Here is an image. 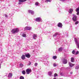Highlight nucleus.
I'll list each match as a JSON object with an SVG mask.
<instances>
[{"instance_id":"1","label":"nucleus","mask_w":79,"mask_h":79,"mask_svg":"<svg viewBox=\"0 0 79 79\" xmlns=\"http://www.w3.org/2000/svg\"><path fill=\"white\" fill-rule=\"evenodd\" d=\"M19 30L18 28H15L12 29L11 31L12 33L13 34H16V33H18L19 31Z\"/></svg>"},{"instance_id":"2","label":"nucleus","mask_w":79,"mask_h":79,"mask_svg":"<svg viewBox=\"0 0 79 79\" xmlns=\"http://www.w3.org/2000/svg\"><path fill=\"white\" fill-rule=\"evenodd\" d=\"M73 18H72V19L73 21H77V16L74 14H73Z\"/></svg>"},{"instance_id":"3","label":"nucleus","mask_w":79,"mask_h":79,"mask_svg":"<svg viewBox=\"0 0 79 79\" xmlns=\"http://www.w3.org/2000/svg\"><path fill=\"white\" fill-rule=\"evenodd\" d=\"M75 43L76 44H77L76 45L77 47V48H79V44L78 42V41H77V40L76 38H75Z\"/></svg>"},{"instance_id":"4","label":"nucleus","mask_w":79,"mask_h":79,"mask_svg":"<svg viewBox=\"0 0 79 79\" xmlns=\"http://www.w3.org/2000/svg\"><path fill=\"white\" fill-rule=\"evenodd\" d=\"M31 72H32V70L31 69H27L26 70V73L27 74H29Z\"/></svg>"},{"instance_id":"5","label":"nucleus","mask_w":79,"mask_h":79,"mask_svg":"<svg viewBox=\"0 0 79 79\" xmlns=\"http://www.w3.org/2000/svg\"><path fill=\"white\" fill-rule=\"evenodd\" d=\"M42 20V19L41 18L39 17L36 19L35 21L37 22H40Z\"/></svg>"},{"instance_id":"6","label":"nucleus","mask_w":79,"mask_h":79,"mask_svg":"<svg viewBox=\"0 0 79 79\" xmlns=\"http://www.w3.org/2000/svg\"><path fill=\"white\" fill-rule=\"evenodd\" d=\"M31 27H26L24 29V30H31Z\"/></svg>"},{"instance_id":"7","label":"nucleus","mask_w":79,"mask_h":79,"mask_svg":"<svg viewBox=\"0 0 79 79\" xmlns=\"http://www.w3.org/2000/svg\"><path fill=\"white\" fill-rule=\"evenodd\" d=\"M37 34H33V38L35 40L37 38Z\"/></svg>"},{"instance_id":"8","label":"nucleus","mask_w":79,"mask_h":79,"mask_svg":"<svg viewBox=\"0 0 79 79\" xmlns=\"http://www.w3.org/2000/svg\"><path fill=\"white\" fill-rule=\"evenodd\" d=\"M69 65L70 67H71V68H72L73 67V66H74V65H75V64H73L71 63V62H69Z\"/></svg>"},{"instance_id":"9","label":"nucleus","mask_w":79,"mask_h":79,"mask_svg":"<svg viewBox=\"0 0 79 79\" xmlns=\"http://www.w3.org/2000/svg\"><path fill=\"white\" fill-rule=\"evenodd\" d=\"M58 27H62L63 26V25H62V23H59L58 24Z\"/></svg>"},{"instance_id":"10","label":"nucleus","mask_w":79,"mask_h":79,"mask_svg":"<svg viewBox=\"0 0 79 79\" xmlns=\"http://www.w3.org/2000/svg\"><path fill=\"white\" fill-rule=\"evenodd\" d=\"M26 57H27V58H30L31 57V55L29 54V53H28L27 54H26L25 55Z\"/></svg>"},{"instance_id":"11","label":"nucleus","mask_w":79,"mask_h":79,"mask_svg":"<svg viewBox=\"0 0 79 79\" xmlns=\"http://www.w3.org/2000/svg\"><path fill=\"white\" fill-rule=\"evenodd\" d=\"M28 12L29 13H31V15H34V11L31 10H28Z\"/></svg>"},{"instance_id":"12","label":"nucleus","mask_w":79,"mask_h":79,"mask_svg":"<svg viewBox=\"0 0 79 79\" xmlns=\"http://www.w3.org/2000/svg\"><path fill=\"white\" fill-rule=\"evenodd\" d=\"M12 76H13V74L12 73H9V74L8 75V77L9 78H11V77Z\"/></svg>"},{"instance_id":"13","label":"nucleus","mask_w":79,"mask_h":79,"mask_svg":"<svg viewBox=\"0 0 79 79\" xmlns=\"http://www.w3.org/2000/svg\"><path fill=\"white\" fill-rule=\"evenodd\" d=\"M73 10L71 9H70L69 10V13H70V14H71L73 12Z\"/></svg>"},{"instance_id":"14","label":"nucleus","mask_w":79,"mask_h":79,"mask_svg":"<svg viewBox=\"0 0 79 79\" xmlns=\"http://www.w3.org/2000/svg\"><path fill=\"white\" fill-rule=\"evenodd\" d=\"M21 58L22 59V60H24L25 59V55H23L21 57Z\"/></svg>"},{"instance_id":"15","label":"nucleus","mask_w":79,"mask_h":79,"mask_svg":"<svg viewBox=\"0 0 79 79\" xmlns=\"http://www.w3.org/2000/svg\"><path fill=\"white\" fill-rule=\"evenodd\" d=\"M63 63L64 64H66L67 63V60L66 59H64L63 60Z\"/></svg>"},{"instance_id":"16","label":"nucleus","mask_w":79,"mask_h":79,"mask_svg":"<svg viewBox=\"0 0 79 79\" xmlns=\"http://www.w3.org/2000/svg\"><path fill=\"white\" fill-rule=\"evenodd\" d=\"M27 0H19V2H22L23 3V2H26Z\"/></svg>"},{"instance_id":"17","label":"nucleus","mask_w":79,"mask_h":79,"mask_svg":"<svg viewBox=\"0 0 79 79\" xmlns=\"http://www.w3.org/2000/svg\"><path fill=\"white\" fill-rule=\"evenodd\" d=\"M71 62H74V58L72 57L71 58Z\"/></svg>"},{"instance_id":"18","label":"nucleus","mask_w":79,"mask_h":79,"mask_svg":"<svg viewBox=\"0 0 79 79\" xmlns=\"http://www.w3.org/2000/svg\"><path fill=\"white\" fill-rule=\"evenodd\" d=\"M59 51L61 52L62 51V48H59Z\"/></svg>"},{"instance_id":"19","label":"nucleus","mask_w":79,"mask_h":79,"mask_svg":"<svg viewBox=\"0 0 79 79\" xmlns=\"http://www.w3.org/2000/svg\"><path fill=\"white\" fill-rule=\"evenodd\" d=\"M22 73L24 75L26 74V71H25L24 70H23V71H22Z\"/></svg>"},{"instance_id":"20","label":"nucleus","mask_w":79,"mask_h":79,"mask_svg":"<svg viewBox=\"0 0 79 79\" xmlns=\"http://www.w3.org/2000/svg\"><path fill=\"white\" fill-rule=\"evenodd\" d=\"M22 36H23V37H26V35L25 34H23L22 35Z\"/></svg>"},{"instance_id":"21","label":"nucleus","mask_w":79,"mask_h":79,"mask_svg":"<svg viewBox=\"0 0 79 79\" xmlns=\"http://www.w3.org/2000/svg\"><path fill=\"white\" fill-rule=\"evenodd\" d=\"M53 59H56L57 58V57L56 56H53Z\"/></svg>"},{"instance_id":"22","label":"nucleus","mask_w":79,"mask_h":79,"mask_svg":"<svg viewBox=\"0 0 79 79\" xmlns=\"http://www.w3.org/2000/svg\"><path fill=\"white\" fill-rule=\"evenodd\" d=\"M58 35V33H56L54 35L53 37H55V36H56Z\"/></svg>"},{"instance_id":"23","label":"nucleus","mask_w":79,"mask_h":79,"mask_svg":"<svg viewBox=\"0 0 79 79\" xmlns=\"http://www.w3.org/2000/svg\"><path fill=\"white\" fill-rule=\"evenodd\" d=\"M79 69V66L78 65L77 66H76L75 67V69Z\"/></svg>"},{"instance_id":"24","label":"nucleus","mask_w":79,"mask_h":79,"mask_svg":"<svg viewBox=\"0 0 79 79\" xmlns=\"http://www.w3.org/2000/svg\"><path fill=\"white\" fill-rule=\"evenodd\" d=\"M23 66H24V65H23V64H20V67H23Z\"/></svg>"},{"instance_id":"25","label":"nucleus","mask_w":79,"mask_h":79,"mask_svg":"<svg viewBox=\"0 0 79 79\" xmlns=\"http://www.w3.org/2000/svg\"><path fill=\"white\" fill-rule=\"evenodd\" d=\"M79 11V7H78V8H77L76 10V12H78Z\"/></svg>"},{"instance_id":"26","label":"nucleus","mask_w":79,"mask_h":79,"mask_svg":"<svg viewBox=\"0 0 79 79\" xmlns=\"http://www.w3.org/2000/svg\"><path fill=\"white\" fill-rule=\"evenodd\" d=\"M52 72H49L48 73V75H49V76H51V75H52Z\"/></svg>"},{"instance_id":"27","label":"nucleus","mask_w":79,"mask_h":79,"mask_svg":"<svg viewBox=\"0 0 79 79\" xmlns=\"http://www.w3.org/2000/svg\"><path fill=\"white\" fill-rule=\"evenodd\" d=\"M20 79H24V78L23 77V76H21L20 77Z\"/></svg>"},{"instance_id":"28","label":"nucleus","mask_w":79,"mask_h":79,"mask_svg":"<svg viewBox=\"0 0 79 79\" xmlns=\"http://www.w3.org/2000/svg\"><path fill=\"white\" fill-rule=\"evenodd\" d=\"M38 5H39V2H36L35 3V5L37 6H38Z\"/></svg>"},{"instance_id":"29","label":"nucleus","mask_w":79,"mask_h":79,"mask_svg":"<svg viewBox=\"0 0 79 79\" xmlns=\"http://www.w3.org/2000/svg\"><path fill=\"white\" fill-rule=\"evenodd\" d=\"M58 76V75L57 74V73H55L54 74V77H56V76Z\"/></svg>"},{"instance_id":"30","label":"nucleus","mask_w":79,"mask_h":79,"mask_svg":"<svg viewBox=\"0 0 79 79\" xmlns=\"http://www.w3.org/2000/svg\"><path fill=\"white\" fill-rule=\"evenodd\" d=\"M72 53L73 54H74V53H75V51H74V50H73L72 52Z\"/></svg>"},{"instance_id":"31","label":"nucleus","mask_w":79,"mask_h":79,"mask_svg":"<svg viewBox=\"0 0 79 79\" xmlns=\"http://www.w3.org/2000/svg\"><path fill=\"white\" fill-rule=\"evenodd\" d=\"M38 65V64L37 63H35V66H37Z\"/></svg>"},{"instance_id":"32","label":"nucleus","mask_w":79,"mask_h":79,"mask_svg":"<svg viewBox=\"0 0 79 79\" xmlns=\"http://www.w3.org/2000/svg\"><path fill=\"white\" fill-rule=\"evenodd\" d=\"M53 65L54 66V67H55V66H57V65L55 63H54Z\"/></svg>"},{"instance_id":"33","label":"nucleus","mask_w":79,"mask_h":79,"mask_svg":"<svg viewBox=\"0 0 79 79\" xmlns=\"http://www.w3.org/2000/svg\"><path fill=\"white\" fill-rule=\"evenodd\" d=\"M78 23H79V21H77V22H76L75 23V24H78Z\"/></svg>"},{"instance_id":"34","label":"nucleus","mask_w":79,"mask_h":79,"mask_svg":"<svg viewBox=\"0 0 79 79\" xmlns=\"http://www.w3.org/2000/svg\"><path fill=\"white\" fill-rule=\"evenodd\" d=\"M5 17H6V18H8V15L6 14L5 15Z\"/></svg>"},{"instance_id":"35","label":"nucleus","mask_w":79,"mask_h":79,"mask_svg":"<svg viewBox=\"0 0 79 79\" xmlns=\"http://www.w3.org/2000/svg\"><path fill=\"white\" fill-rule=\"evenodd\" d=\"M46 1H47V2H51V0H46Z\"/></svg>"},{"instance_id":"36","label":"nucleus","mask_w":79,"mask_h":79,"mask_svg":"<svg viewBox=\"0 0 79 79\" xmlns=\"http://www.w3.org/2000/svg\"><path fill=\"white\" fill-rule=\"evenodd\" d=\"M79 53V51H77L76 53V55H77Z\"/></svg>"},{"instance_id":"37","label":"nucleus","mask_w":79,"mask_h":79,"mask_svg":"<svg viewBox=\"0 0 79 79\" xmlns=\"http://www.w3.org/2000/svg\"><path fill=\"white\" fill-rule=\"evenodd\" d=\"M19 5H21V4H22V3L21 2H20L19 3Z\"/></svg>"},{"instance_id":"38","label":"nucleus","mask_w":79,"mask_h":79,"mask_svg":"<svg viewBox=\"0 0 79 79\" xmlns=\"http://www.w3.org/2000/svg\"><path fill=\"white\" fill-rule=\"evenodd\" d=\"M77 15H79V12H77Z\"/></svg>"},{"instance_id":"39","label":"nucleus","mask_w":79,"mask_h":79,"mask_svg":"<svg viewBox=\"0 0 79 79\" xmlns=\"http://www.w3.org/2000/svg\"><path fill=\"white\" fill-rule=\"evenodd\" d=\"M70 74H73V72H70Z\"/></svg>"},{"instance_id":"40","label":"nucleus","mask_w":79,"mask_h":79,"mask_svg":"<svg viewBox=\"0 0 79 79\" xmlns=\"http://www.w3.org/2000/svg\"><path fill=\"white\" fill-rule=\"evenodd\" d=\"M61 1H65V0H61Z\"/></svg>"},{"instance_id":"41","label":"nucleus","mask_w":79,"mask_h":79,"mask_svg":"<svg viewBox=\"0 0 79 79\" xmlns=\"http://www.w3.org/2000/svg\"><path fill=\"white\" fill-rule=\"evenodd\" d=\"M63 74V73H60V75H61V74Z\"/></svg>"},{"instance_id":"42","label":"nucleus","mask_w":79,"mask_h":79,"mask_svg":"<svg viewBox=\"0 0 79 79\" xmlns=\"http://www.w3.org/2000/svg\"><path fill=\"white\" fill-rule=\"evenodd\" d=\"M0 68H1V65L0 64Z\"/></svg>"},{"instance_id":"43","label":"nucleus","mask_w":79,"mask_h":79,"mask_svg":"<svg viewBox=\"0 0 79 79\" xmlns=\"http://www.w3.org/2000/svg\"><path fill=\"white\" fill-rule=\"evenodd\" d=\"M31 64V63H30V64Z\"/></svg>"}]
</instances>
